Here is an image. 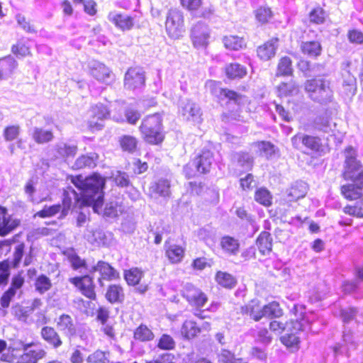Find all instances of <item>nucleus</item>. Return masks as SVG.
<instances>
[{
    "label": "nucleus",
    "mask_w": 363,
    "mask_h": 363,
    "mask_svg": "<svg viewBox=\"0 0 363 363\" xmlns=\"http://www.w3.org/2000/svg\"><path fill=\"white\" fill-rule=\"evenodd\" d=\"M72 182L80 191V194H77L71 186L64 191L60 218L67 216L72 207L81 208L83 206H91L94 212L98 213L104 203L105 178L97 174L85 179L79 175L74 178Z\"/></svg>",
    "instance_id": "1"
},
{
    "label": "nucleus",
    "mask_w": 363,
    "mask_h": 363,
    "mask_svg": "<svg viewBox=\"0 0 363 363\" xmlns=\"http://www.w3.org/2000/svg\"><path fill=\"white\" fill-rule=\"evenodd\" d=\"M304 89L308 97L315 102L327 104L333 100V91L330 89V82L323 77L306 80L304 83Z\"/></svg>",
    "instance_id": "2"
},
{
    "label": "nucleus",
    "mask_w": 363,
    "mask_h": 363,
    "mask_svg": "<svg viewBox=\"0 0 363 363\" xmlns=\"http://www.w3.org/2000/svg\"><path fill=\"white\" fill-rule=\"evenodd\" d=\"M343 178L352 184L363 186V165L357 159V152L352 147H347L345 151Z\"/></svg>",
    "instance_id": "3"
},
{
    "label": "nucleus",
    "mask_w": 363,
    "mask_h": 363,
    "mask_svg": "<svg viewBox=\"0 0 363 363\" xmlns=\"http://www.w3.org/2000/svg\"><path fill=\"white\" fill-rule=\"evenodd\" d=\"M162 122V116L158 113L143 119L140 128L147 143L157 145L163 141L164 135Z\"/></svg>",
    "instance_id": "4"
},
{
    "label": "nucleus",
    "mask_w": 363,
    "mask_h": 363,
    "mask_svg": "<svg viewBox=\"0 0 363 363\" xmlns=\"http://www.w3.org/2000/svg\"><path fill=\"white\" fill-rule=\"evenodd\" d=\"M317 317V313L310 312L304 314L300 319L291 320L289 322L283 323L281 322L274 320L269 324V329L277 334H281L286 331H294L297 330L310 329V321H312Z\"/></svg>",
    "instance_id": "5"
},
{
    "label": "nucleus",
    "mask_w": 363,
    "mask_h": 363,
    "mask_svg": "<svg viewBox=\"0 0 363 363\" xmlns=\"http://www.w3.org/2000/svg\"><path fill=\"white\" fill-rule=\"evenodd\" d=\"M206 88L212 95L217 97L220 102L226 101V104H233L239 106L245 101V96L234 91L220 87L219 82L208 80L206 83Z\"/></svg>",
    "instance_id": "6"
},
{
    "label": "nucleus",
    "mask_w": 363,
    "mask_h": 363,
    "mask_svg": "<svg viewBox=\"0 0 363 363\" xmlns=\"http://www.w3.org/2000/svg\"><path fill=\"white\" fill-rule=\"evenodd\" d=\"M165 28L168 35L178 38L184 31L183 13L177 9H170L167 13Z\"/></svg>",
    "instance_id": "7"
},
{
    "label": "nucleus",
    "mask_w": 363,
    "mask_h": 363,
    "mask_svg": "<svg viewBox=\"0 0 363 363\" xmlns=\"http://www.w3.org/2000/svg\"><path fill=\"white\" fill-rule=\"evenodd\" d=\"M292 146L297 150L306 148L313 152H318L322 146L319 137L310 135L303 133H298L291 139Z\"/></svg>",
    "instance_id": "8"
},
{
    "label": "nucleus",
    "mask_w": 363,
    "mask_h": 363,
    "mask_svg": "<svg viewBox=\"0 0 363 363\" xmlns=\"http://www.w3.org/2000/svg\"><path fill=\"white\" fill-rule=\"evenodd\" d=\"M95 272L100 274L97 281L101 287L104 286V280L113 281L120 277L119 272L109 263L103 260H99L95 265L90 267L89 273L93 274Z\"/></svg>",
    "instance_id": "9"
},
{
    "label": "nucleus",
    "mask_w": 363,
    "mask_h": 363,
    "mask_svg": "<svg viewBox=\"0 0 363 363\" xmlns=\"http://www.w3.org/2000/svg\"><path fill=\"white\" fill-rule=\"evenodd\" d=\"M182 295L190 305L197 308L203 307L208 301L206 295L199 288L191 283H186L184 285Z\"/></svg>",
    "instance_id": "10"
},
{
    "label": "nucleus",
    "mask_w": 363,
    "mask_h": 363,
    "mask_svg": "<svg viewBox=\"0 0 363 363\" xmlns=\"http://www.w3.org/2000/svg\"><path fill=\"white\" fill-rule=\"evenodd\" d=\"M18 343L22 346L23 351V354L18 360L20 363H38L47 354L46 351L42 348H33L35 346V343L33 342L29 343L19 342Z\"/></svg>",
    "instance_id": "11"
},
{
    "label": "nucleus",
    "mask_w": 363,
    "mask_h": 363,
    "mask_svg": "<svg viewBox=\"0 0 363 363\" xmlns=\"http://www.w3.org/2000/svg\"><path fill=\"white\" fill-rule=\"evenodd\" d=\"M191 38L194 47L197 48H206L210 38V28L208 26L199 21L191 29Z\"/></svg>",
    "instance_id": "12"
},
{
    "label": "nucleus",
    "mask_w": 363,
    "mask_h": 363,
    "mask_svg": "<svg viewBox=\"0 0 363 363\" xmlns=\"http://www.w3.org/2000/svg\"><path fill=\"white\" fill-rule=\"evenodd\" d=\"M88 67L90 74L99 82L109 84L113 79V74L110 69L99 61H89Z\"/></svg>",
    "instance_id": "13"
},
{
    "label": "nucleus",
    "mask_w": 363,
    "mask_h": 363,
    "mask_svg": "<svg viewBox=\"0 0 363 363\" xmlns=\"http://www.w3.org/2000/svg\"><path fill=\"white\" fill-rule=\"evenodd\" d=\"M69 281L74 285L81 293L89 299H95L94 284L91 274L69 278Z\"/></svg>",
    "instance_id": "14"
},
{
    "label": "nucleus",
    "mask_w": 363,
    "mask_h": 363,
    "mask_svg": "<svg viewBox=\"0 0 363 363\" xmlns=\"http://www.w3.org/2000/svg\"><path fill=\"white\" fill-rule=\"evenodd\" d=\"M145 82V72L141 67L128 69L124 77V86L128 89H141Z\"/></svg>",
    "instance_id": "15"
},
{
    "label": "nucleus",
    "mask_w": 363,
    "mask_h": 363,
    "mask_svg": "<svg viewBox=\"0 0 363 363\" xmlns=\"http://www.w3.org/2000/svg\"><path fill=\"white\" fill-rule=\"evenodd\" d=\"M56 326L58 330L69 340L77 335V324L68 314L60 315L56 320Z\"/></svg>",
    "instance_id": "16"
},
{
    "label": "nucleus",
    "mask_w": 363,
    "mask_h": 363,
    "mask_svg": "<svg viewBox=\"0 0 363 363\" xmlns=\"http://www.w3.org/2000/svg\"><path fill=\"white\" fill-rule=\"evenodd\" d=\"M180 108L184 119L194 123H200L202 121L201 108L196 103L186 100L182 102Z\"/></svg>",
    "instance_id": "17"
},
{
    "label": "nucleus",
    "mask_w": 363,
    "mask_h": 363,
    "mask_svg": "<svg viewBox=\"0 0 363 363\" xmlns=\"http://www.w3.org/2000/svg\"><path fill=\"white\" fill-rule=\"evenodd\" d=\"M108 20L122 31L131 30L135 23L134 18L117 11H111Z\"/></svg>",
    "instance_id": "18"
},
{
    "label": "nucleus",
    "mask_w": 363,
    "mask_h": 363,
    "mask_svg": "<svg viewBox=\"0 0 363 363\" xmlns=\"http://www.w3.org/2000/svg\"><path fill=\"white\" fill-rule=\"evenodd\" d=\"M213 161V152L209 150L203 149L201 153L188 165L195 167L198 172L206 174L210 171Z\"/></svg>",
    "instance_id": "19"
},
{
    "label": "nucleus",
    "mask_w": 363,
    "mask_h": 363,
    "mask_svg": "<svg viewBox=\"0 0 363 363\" xmlns=\"http://www.w3.org/2000/svg\"><path fill=\"white\" fill-rule=\"evenodd\" d=\"M149 192L151 197L157 199L162 197L164 199L169 198L170 191V182L167 179H159L156 181L151 182Z\"/></svg>",
    "instance_id": "20"
},
{
    "label": "nucleus",
    "mask_w": 363,
    "mask_h": 363,
    "mask_svg": "<svg viewBox=\"0 0 363 363\" xmlns=\"http://www.w3.org/2000/svg\"><path fill=\"white\" fill-rule=\"evenodd\" d=\"M20 223L16 219H11L6 208L0 206V236H6Z\"/></svg>",
    "instance_id": "21"
},
{
    "label": "nucleus",
    "mask_w": 363,
    "mask_h": 363,
    "mask_svg": "<svg viewBox=\"0 0 363 363\" xmlns=\"http://www.w3.org/2000/svg\"><path fill=\"white\" fill-rule=\"evenodd\" d=\"M77 145L66 142H59L54 147L56 158L63 160L74 157L77 154Z\"/></svg>",
    "instance_id": "22"
},
{
    "label": "nucleus",
    "mask_w": 363,
    "mask_h": 363,
    "mask_svg": "<svg viewBox=\"0 0 363 363\" xmlns=\"http://www.w3.org/2000/svg\"><path fill=\"white\" fill-rule=\"evenodd\" d=\"M41 338L53 349H58L62 345V340L56 330L51 326H44L40 330Z\"/></svg>",
    "instance_id": "23"
},
{
    "label": "nucleus",
    "mask_w": 363,
    "mask_h": 363,
    "mask_svg": "<svg viewBox=\"0 0 363 363\" xmlns=\"http://www.w3.org/2000/svg\"><path fill=\"white\" fill-rule=\"evenodd\" d=\"M319 316L317 314V317L312 321H310V329L306 330H297L294 331H286L285 334L281 337V342L285 345L287 347H293L297 346L300 342V337L297 335L301 332H315L313 328V325L315 321L318 320Z\"/></svg>",
    "instance_id": "24"
},
{
    "label": "nucleus",
    "mask_w": 363,
    "mask_h": 363,
    "mask_svg": "<svg viewBox=\"0 0 363 363\" xmlns=\"http://www.w3.org/2000/svg\"><path fill=\"white\" fill-rule=\"evenodd\" d=\"M308 186L306 182L297 181L286 190V199L289 201H296L303 198L307 194Z\"/></svg>",
    "instance_id": "25"
},
{
    "label": "nucleus",
    "mask_w": 363,
    "mask_h": 363,
    "mask_svg": "<svg viewBox=\"0 0 363 363\" xmlns=\"http://www.w3.org/2000/svg\"><path fill=\"white\" fill-rule=\"evenodd\" d=\"M341 194L350 201H363V186L349 183L341 186Z\"/></svg>",
    "instance_id": "26"
},
{
    "label": "nucleus",
    "mask_w": 363,
    "mask_h": 363,
    "mask_svg": "<svg viewBox=\"0 0 363 363\" xmlns=\"http://www.w3.org/2000/svg\"><path fill=\"white\" fill-rule=\"evenodd\" d=\"M230 157L232 163L244 170H249L253 166L254 158L247 152H235L231 154Z\"/></svg>",
    "instance_id": "27"
},
{
    "label": "nucleus",
    "mask_w": 363,
    "mask_h": 363,
    "mask_svg": "<svg viewBox=\"0 0 363 363\" xmlns=\"http://www.w3.org/2000/svg\"><path fill=\"white\" fill-rule=\"evenodd\" d=\"M278 38H274L257 48V55L262 60H269L275 55L278 48Z\"/></svg>",
    "instance_id": "28"
},
{
    "label": "nucleus",
    "mask_w": 363,
    "mask_h": 363,
    "mask_svg": "<svg viewBox=\"0 0 363 363\" xmlns=\"http://www.w3.org/2000/svg\"><path fill=\"white\" fill-rule=\"evenodd\" d=\"M342 340L345 343V346L340 344H337L334 348V353L337 354H342L346 352V347L347 350H355L357 345V342L354 340V335L350 330L344 329L342 332Z\"/></svg>",
    "instance_id": "29"
},
{
    "label": "nucleus",
    "mask_w": 363,
    "mask_h": 363,
    "mask_svg": "<svg viewBox=\"0 0 363 363\" xmlns=\"http://www.w3.org/2000/svg\"><path fill=\"white\" fill-rule=\"evenodd\" d=\"M99 155L96 152H89L79 156L74 162L72 168L80 169L83 168H94L96 166Z\"/></svg>",
    "instance_id": "30"
},
{
    "label": "nucleus",
    "mask_w": 363,
    "mask_h": 363,
    "mask_svg": "<svg viewBox=\"0 0 363 363\" xmlns=\"http://www.w3.org/2000/svg\"><path fill=\"white\" fill-rule=\"evenodd\" d=\"M118 143L123 152L134 155L138 151V140L134 136L123 135L118 138Z\"/></svg>",
    "instance_id": "31"
},
{
    "label": "nucleus",
    "mask_w": 363,
    "mask_h": 363,
    "mask_svg": "<svg viewBox=\"0 0 363 363\" xmlns=\"http://www.w3.org/2000/svg\"><path fill=\"white\" fill-rule=\"evenodd\" d=\"M301 52L311 58H316L322 52V46L318 40L303 41L300 45Z\"/></svg>",
    "instance_id": "32"
},
{
    "label": "nucleus",
    "mask_w": 363,
    "mask_h": 363,
    "mask_svg": "<svg viewBox=\"0 0 363 363\" xmlns=\"http://www.w3.org/2000/svg\"><path fill=\"white\" fill-rule=\"evenodd\" d=\"M106 298L112 303H122L125 300V294L123 287L119 284H111L108 286Z\"/></svg>",
    "instance_id": "33"
},
{
    "label": "nucleus",
    "mask_w": 363,
    "mask_h": 363,
    "mask_svg": "<svg viewBox=\"0 0 363 363\" xmlns=\"http://www.w3.org/2000/svg\"><path fill=\"white\" fill-rule=\"evenodd\" d=\"M242 314L249 315L255 321H259L262 318V307L259 304L257 300H252L245 306L241 308Z\"/></svg>",
    "instance_id": "34"
},
{
    "label": "nucleus",
    "mask_w": 363,
    "mask_h": 363,
    "mask_svg": "<svg viewBox=\"0 0 363 363\" xmlns=\"http://www.w3.org/2000/svg\"><path fill=\"white\" fill-rule=\"evenodd\" d=\"M342 78V91L347 96H354L357 91V79L351 72L341 74Z\"/></svg>",
    "instance_id": "35"
},
{
    "label": "nucleus",
    "mask_w": 363,
    "mask_h": 363,
    "mask_svg": "<svg viewBox=\"0 0 363 363\" xmlns=\"http://www.w3.org/2000/svg\"><path fill=\"white\" fill-rule=\"evenodd\" d=\"M92 119L90 121L91 125L101 127L102 125L98 123V121H103L109 116V111L107 107L102 104H97L92 106L91 110Z\"/></svg>",
    "instance_id": "36"
},
{
    "label": "nucleus",
    "mask_w": 363,
    "mask_h": 363,
    "mask_svg": "<svg viewBox=\"0 0 363 363\" xmlns=\"http://www.w3.org/2000/svg\"><path fill=\"white\" fill-rule=\"evenodd\" d=\"M259 252L263 255L270 253L272 249V238L271 234L267 231H262L256 240Z\"/></svg>",
    "instance_id": "37"
},
{
    "label": "nucleus",
    "mask_w": 363,
    "mask_h": 363,
    "mask_svg": "<svg viewBox=\"0 0 363 363\" xmlns=\"http://www.w3.org/2000/svg\"><path fill=\"white\" fill-rule=\"evenodd\" d=\"M277 95L279 97L295 96L299 91L297 83L291 79L288 82H281L277 86Z\"/></svg>",
    "instance_id": "38"
},
{
    "label": "nucleus",
    "mask_w": 363,
    "mask_h": 363,
    "mask_svg": "<svg viewBox=\"0 0 363 363\" xmlns=\"http://www.w3.org/2000/svg\"><path fill=\"white\" fill-rule=\"evenodd\" d=\"M17 62L11 56L0 60V74L4 79L9 77L17 67Z\"/></svg>",
    "instance_id": "39"
},
{
    "label": "nucleus",
    "mask_w": 363,
    "mask_h": 363,
    "mask_svg": "<svg viewBox=\"0 0 363 363\" xmlns=\"http://www.w3.org/2000/svg\"><path fill=\"white\" fill-rule=\"evenodd\" d=\"M222 249L231 255H235L239 252V241L230 236H224L220 241Z\"/></svg>",
    "instance_id": "40"
},
{
    "label": "nucleus",
    "mask_w": 363,
    "mask_h": 363,
    "mask_svg": "<svg viewBox=\"0 0 363 363\" xmlns=\"http://www.w3.org/2000/svg\"><path fill=\"white\" fill-rule=\"evenodd\" d=\"M31 135L34 141L38 144L50 142L54 138L51 130H46L38 127H34L32 129Z\"/></svg>",
    "instance_id": "41"
},
{
    "label": "nucleus",
    "mask_w": 363,
    "mask_h": 363,
    "mask_svg": "<svg viewBox=\"0 0 363 363\" xmlns=\"http://www.w3.org/2000/svg\"><path fill=\"white\" fill-rule=\"evenodd\" d=\"M225 73L230 79H240L246 75L247 69L238 63H230L226 65Z\"/></svg>",
    "instance_id": "42"
},
{
    "label": "nucleus",
    "mask_w": 363,
    "mask_h": 363,
    "mask_svg": "<svg viewBox=\"0 0 363 363\" xmlns=\"http://www.w3.org/2000/svg\"><path fill=\"white\" fill-rule=\"evenodd\" d=\"M223 43L226 49L232 50H238L246 46L245 40L238 35L225 36Z\"/></svg>",
    "instance_id": "43"
},
{
    "label": "nucleus",
    "mask_w": 363,
    "mask_h": 363,
    "mask_svg": "<svg viewBox=\"0 0 363 363\" xmlns=\"http://www.w3.org/2000/svg\"><path fill=\"white\" fill-rule=\"evenodd\" d=\"M166 255L171 263L180 262L184 256V250L177 245H171L166 250Z\"/></svg>",
    "instance_id": "44"
},
{
    "label": "nucleus",
    "mask_w": 363,
    "mask_h": 363,
    "mask_svg": "<svg viewBox=\"0 0 363 363\" xmlns=\"http://www.w3.org/2000/svg\"><path fill=\"white\" fill-rule=\"evenodd\" d=\"M144 276V272L138 267H133L124 272V278L130 286L139 284Z\"/></svg>",
    "instance_id": "45"
},
{
    "label": "nucleus",
    "mask_w": 363,
    "mask_h": 363,
    "mask_svg": "<svg viewBox=\"0 0 363 363\" xmlns=\"http://www.w3.org/2000/svg\"><path fill=\"white\" fill-rule=\"evenodd\" d=\"M262 318L267 317L270 318H279L283 315V311L279 303L277 301H272L262 307Z\"/></svg>",
    "instance_id": "46"
},
{
    "label": "nucleus",
    "mask_w": 363,
    "mask_h": 363,
    "mask_svg": "<svg viewBox=\"0 0 363 363\" xmlns=\"http://www.w3.org/2000/svg\"><path fill=\"white\" fill-rule=\"evenodd\" d=\"M293 72L291 58L287 56L281 57L278 63L277 76L289 77L291 76Z\"/></svg>",
    "instance_id": "47"
},
{
    "label": "nucleus",
    "mask_w": 363,
    "mask_h": 363,
    "mask_svg": "<svg viewBox=\"0 0 363 363\" xmlns=\"http://www.w3.org/2000/svg\"><path fill=\"white\" fill-rule=\"evenodd\" d=\"M330 117L326 114H320L313 121V128L315 130L324 133H329L331 130Z\"/></svg>",
    "instance_id": "48"
},
{
    "label": "nucleus",
    "mask_w": 363,
    "mask_h": 363,
    "mask_svg": "<svg viewBox=\"0 0 363 363\" xmlns=\"http://www.w3.org/2000/svg\"><path fill=\"white\" fill-rule=\"evenodd\" d=\"M216 281L219 285L227 289H232L237 284L236 279L233 275L221 271L216 273Z\"/></svg>",
    "instance_id": "49"
},
{
    "label": "nucleus",
    "mask_w": 363,
    "mask_h": 363,
    "mask_svg": "<svg viewBox=\"0 0 363 363\" xmlns=\"http://www.w3.org/2000/svg\"><path fill=\"white\" fill-rule=\"evenodd\" d=\"M26 245L23 242L18 243L14 247L13 255L9 259V267L17 268L19 267L22 258L25 255Z\"/></svg>",
    "instance_id": "50"
},
{
    "label": "nucleus",
    "mask_w": 363,
    "mask_h": 363,
    "mask_svg": "<svg viewBox=\"0 0 363 363\" xmlns=\"http://www.w3.org/2000/svg\"><path fill=\"white\" fill-rule=\"evenodd\" d=\"M200 332L201 329L197 323L192 320H186L181 330L182 335L186 339L194 337Z\"/></svg>",
    "instance_id": "51"
},
{
    "label": "nucleus",
    "mask_w": 363,
    "mask_h": 363,
    "mask_svg": "<svg viewBox=\"0 0 363 363\" xmlns=\"http://www.w3.org/2000/svg\"><path fill=\"white\" fill-rule=\"evenodd\" d=\"M134 338L142 342L150 341L154 338V334L145 325L141 324L135 329Z\"/></svg>",
    "instance_id": "52"
},
{
    "label": "nucleus",
    "mask_w": 363,
    "mask_h": 363,
    "mask_svg": "<svg viewBox=\"0 0 363 363\" xmlns=\"http://www.w3.org/2000/svg\"><path fill=\"white\" fill-rule=\"evenodd\" d=\"M272 195L265 188H260L255 191V200L260 204L269 206L272 204Z\"/></svg>",
    "instance_id": "53"
},
{
    "label": "nucleus",
    "mask_w": 363,
    "mask_h": 363,
    "mask_svg": "<svg viewBox=\"0 0 363 363\" xmlns=\"http://www.w3.org/2000/svg\"><path fill=\"white\" fill-rule=\"evenodd\" d=\"M35 287L38 293L43 294L50 289L52 283L47 276L41 274L36 279Z\"/></svg>",
    "instance_id": "54"
},
{
    "label": "nucleus",
    "mask_w": 363,
    "mask_h": 363,
    "mask_svg": "<svg viewBox=\"0 0 363 363\" xmlns=\"http://www.w3.org/2000/svg\"><path fill=\"white\" fill-rule=\"evenodd\" d=\"M69 262L71 264V266L73 269L79 270V269H85L86 272H89V269L90 267H88L86 261L82 259L76 253H72L68 256Z\"/></svg>",
    "instance_id": "55"
},
{
    "label": "nucleus",
    "mask_w": 363,
    "mask_h": 363,
    "mask_svg": "<svg viewBox=\"0 0 363 363\" xmlns=\"http://www.w3.org/2000/svg\"><path fill=\"white\" fill-rule=\"evenodd\" d=\"M345 213L357 218H363V201H357L355 205H347L344 208Z\"/></svg>",
    "instance_id": "56"
},
{
    "label": "nucleus",
    "mask_w": 363,
    "mask_h": 363,
    "mask_svg": "<svg viewBox=\"0 0 363 363\" xmlns=\"http://www.w3.org/2000/svg\"><path fill=\"white\" fill-rule=\"evenodd\" d=\"M121 211V206L116 200H112L106 203L104 209V215L109 218H115L118 216V212Z\"/></svg>",
    "instance_id": "57"
},
{
    "label": "nucleus",
    "mask_w": 363,
    "mask_h": 363,
    "mask_svg": "<svg viewBox=\"0 0 363 363\" xmlns=\"http://www.w3.org/2000/svg\"><path fill=\"white\" fill-rule=\"evenodd\" d=\"M342 291L345 294H361L363 292V286L358 280L345 281L342 285Z\"/></svg>",
    "instance_id": "58"
},
{
    "label": "nucleus",
    "mask_w": 363,
    "mask_h": 363,
    "mask_svg": "<svg viewBox=\"0 0 363 363\" xmlns=\"http://www.w3.org/2000/svg\"><path fill=\"white\" fill-rule=\"evenodd\" d=\"M220 363H240V358H236L235 354L226 349H221L218 354Z\"/></svg>",
    "instance_id": "59"
},
{
    "label": "nucleus",
    "mask_w": 363,
    "mask_h": 363,
    "mask_svg": "<svg viewBox=\"0 0 363 363\" xmlns=\"http://www.w3.org/2000/svg\"><path fill=\"white\" fill-rule=\"evenodd\" d=\"M86 362L88 363H108L109 361L107 358L106 353L101 350H96L93 353L90 354L87 358Z\"/></svg>",
    "instance_id": "60"
},
{
    "label": "nucleus",
    "mask_w": 363,
    "mask_h": 363,
    "mask_svg": "<svg viewBox=\"0 0 363 363\" xmlns=\"http://www.w3.org/2000/svg\"><path fill=\"white\" fill-rule=\"evenodd\" d=\"M10 276L9 259L0 262V286L8 283Z\"/></svg>",
    "instance_id": "61"
},
{
    "label": "nucleus",
    "mask_w": 363,
    "mask_h": 363,
    "mask_svg": "<svg viewBox=\"0 0 363 363\" xmlns=\"http://www.w3.org/2000/svg\"><path fill=\"white\" fill-rule=\"evenodd\" d=\"M357 312L358 310L355 307H347L342 308L340 310V316L342 320V322L345 324L349 323L355 318Z\"/></svg>",
    "instance_id": "62"
},
{
    "label": "nucleus",
    "mask_w": 363,
    "mask_h": 363,
    "mask_svg": "<svg viewBox=\"0 0 363 363\" xmlns=\"http://www.w3.org/2000/svg\"><path fill=\"white\" fill-rule=\"evenodd\" d=\"M62 206L60 204H55L50 206H45L41 211L37 213L40 218L53 216L61 211Z\"/></svg>",
    "instance_id": "63"
},
{
    "label": "nucleus",
    "mask_w": 363,
    "mask_h": 363,
    "mask_svg": "<svg viewBox=\"0 0 363 363\" xmlns=\"http://www.w3.org/2000/svg\"><path fill=\"white\" fill-rule=\"evenodd\" d=\"M310 21L316 24L323 23L325 21V11L320 7L313 9L309 14Z\"/></svg>",
    "instance_id": "64"
}]
</instances>
